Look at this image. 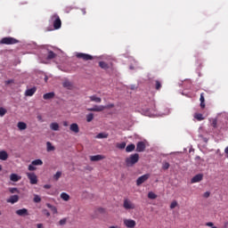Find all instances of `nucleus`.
Listing matches in <instances>:
<instances>
[{"instance_id": "a18cd8bd", "label": "nucleus", "mask_w": 228, "mask_h": 228, "mask_svg": "<svg viewBox=\"0 0 228 228\" xmlns=\"http://www.w3.org/2000/svg\"><path fill=\"white\" fill-rule=\"evenodd\" d=\"M175 208H177V201L175 200L170 204V209H175Z\"/></svg>"}, {"instance_id": "6e6d98bb", "label": "nucleus", "mask_w": 228, "mask_h": 228, "mask_svg": "<svg viewBox=\"0 0 228 228\" xmlns=\"http://www.w3.org/2000/svg\"><path fill=\"white\" fill-rule=\"evenodd\" d=\"M225 154H228V146L224 150Z\"/></svg>"}, {"instance_id": "79ce46f5", "label": "nucleus", "mask_w": 228, "mask_h": 228, "mask_svg": "<svg viewBox=\"0 0 228 228\" xmlns=\"http://www.w3.org/2000/svg\"><path fill=\"white\" fill-rule=\"evenodd\" d=\"M9 191L10 193H19V189L12 187V188H9Z\"/></svg>"}, {"instance_id": "473e14b6", "label": "nucleus", "mask_w": 228, "mask_h": 228, "mask_svg": "<svg viewBox=\"0 0 228 228\" xmlns=\"http://www.w3.org/2000/svg\"><path fill=\"white\" fill-rule=\"evenodd\" d=\"M194 118H196V120H204V116L200 113H195L194 114Z\"/></svg>"}, {"instance_id": "bf43d9fd", "label": "nucleus", "mask_w": 228, "mask_h": 228, "mask_svg": "<svg viewBox=\"0 0 228 228\" xmlns=\"http://www.w3.org/2000/svg\"><path fill=\"white\" fill-rule=\"evenodd\" d=\"M212 228H218V227H216V226H212Z\"/></svg>"}, {"instance_id": "1a4fd4ad", "label": "nucleus", "mask_w": 228, "mask_h": 228, "mask_svg": "<svg viewBox=\"0 0 228 228\" xmlns=\"http://www.w3.org/2000/svg\"><path fill=\"white\" fill-rule=\"evenodd\" d=\"M123 224L127 228H134V227H136V221H134L133 219H124L123 220Z\"/></svg>"}, {"instance_id": "f3484780", "label": "nucleus", "mask_w": 228, "mask_h": 228, "mask_svg": "<svg viewBox=\"0 0 228 228\" xmlns=\"http://www.w3.org/2000/svg\"><path fill=\"white\" fill-rule=\"evenodd\" d=\"M7 202L10 204H15L16 202H19V195H12L8 200Z\"/></svg>"}, {"instance_id": "a211bd4d", "label": "nucleus", "mask_w": 228, "mask_h": 228, "mask_svg": "<svg viewBox=\"0 0 228 228\" xmlns=\"http://www.w3.org/2000/svg\"><path fill=\"white\" fill-rule=\"evenodd\" d=\"M43 99H45V101H50V99H54V93L51 92L45 94L43 95Z\"/></svg>"}, {"instance_id": "49530a36", "label": "nucleus", "mask_w": 228, "mask_h": 228, "mask_svg": "<svg viewBox=\"0 0 228 228\" xmlns=\"http://www.w3.org/2000/svg\"><path fill=\"white\" fill-rule=\"evenodd\" d=\"M43 215H45L47 217L51 216V213L48 209H43Z\"/></svg>"}, {"instance_id": "c03bdc74", "label": "nucleus", "mask_w": 228, "mask_h": 228, "mask_svg": "<svg viewBox=\"0 0 228 228\" xmlns=\"http://www.w3.org/2000/svg\"><path fill=\"white\" fill-rule=\"evenodd\" d=\"M67 224V218H62L59 221V225H65Z\"/></svg>"}, {"instance_id": "6e6552de", "label": "nucleus", "mask_w": 228, "mask_h": 228, "mask_svg": "<svg viewBox=\"0 0 228 228\" xmlns=\"http://www.w3.org/2000/svg\"><path fill=\"white\" fill-rule=\"evenodd\" d=\"M28 179H29L30 184H38V177L35 173H27Z\"/></svg>"}, {"instance_id": "3c124183", "label": "nucleus", "mask_w": 228, "mask_h": 228, "mask_svg": "<svg viewBox=\"0 0 228 228\" xmlns=\"http://www.w3.org/2000/svg\"><path fill=\"white\" fill-rule=\"evenodd\" d=\"M206 225H207L208 227H213L214 224L211 223V222H208V223L206 224Z\"/></svg>"}, {"instance_id": "58836bf2", "label": "nucleus", "mask_w": 228, "mask_h": 228, "mask_svg": "<svg viewBox=\"0 0 228 228\" xmlns=\"http://www.w3.org/2000/svg\"><path fill=\"white\" fill-rule=\"evenodd\" d=\"M116 147L118 149H120V150L126 149V142H120V143H117Z\"/></svg>"}, {"instance_id": "603ef678", "label": "nucleus", "mask_w": 228, "mask_h": 228, "mask_svg": "<svg viewBox=\"0 0 228 228\" xmlns=\"http://www.w3.org/2000/svg\"><path fill=\"white\" fill-rule=\"evenodd\" d=\"M37 228H44V224H37Z\"/></svg>"}, {"instance_id": "e433bc0d", "label": "nucleus", "mask_w": 228, "mask_h": 228, "mask_svg": "<svg viewBox=\"0 0 228 228\" xmlns=\"http://www.w3.org/2000/svg\"><path fill=\"white\" fill-rule=\"evenodd\" d=\"M94 120V113H89L86 115V122H92Z\"/></svg>"}, {"instance_id": "5fc2aeb1", "label": "nucleus", "mask_w": 228, "mask_h": 228, "mask_svg": "<svg viewBox=\"0 0 228 228\" xmlns=\"http://www.w3.org/2000/svg\"><path fill=\"white\" fill-rule=\"evenodd\" d=\"M37 120L42 121V116H37Z\"/></svg>"}, {"instance_id": "9b49d317", "label": "nucleus", "mask_w": 228, "mask_h": 228, "mask_svg": "<svg viewBox=\"0 0 228 228\" xmlns=\"http://www.w3.org/2000/svg\"><path fill=\"white\" fill-rule=\"evenodd\" d=\"M203 178H204V175L202 174H198L191 178V183L192 184L195 183H200V181H202Z\"/></svg>"}, {"instance_id": "de8ad7c7", "label": "nucleus", "mask_w": 228, "mask_h": 228, "mask_svg": "<svg viewBox=\"0 0 228 228\" xmlns=\"http://www.w3.org/2000/svg\"><path fill=\"white\" fill-rule=\"evenodd\" d=\"M210 195H211V192L206 191V192L203 194V197H204V199H209Z\"/></svg>"}, {"instance_id": "9d476101", "label": "nucleus", "mask_w": 228, "mask_h": 228, "mask_svg": "<svg viewBox=\"0 0 228 228\" xmlns=\"http://www.w3.org/2000/svg\"><path fill=\"white\" fill-rule=\"evenodd\" d=\"M146 149V145L144 142H138L136 144V152H143Z\"/></svg>"}, {"instance_id": "4468645a", "label": "nucleus", "mask_w": 228, "mask_h": 228, "mask_svg": "<svg viewBox=\"0 0 228 228\" xmlns=\"http://www.w3.org/2000/svg\"><path fill=\"white\" fill-rule=\"evenodd\" d=\"M69 130L72 131V133L77 134V133H79V126L77 125V123H73L70 125Z\"/></svg>"}, {"instance_id": "bb28decb", "label": "nucleus", "mask_w": 228, "mask_h": 228, "mask_svg": "<svg viewBox=\"0 0 228 228\" xmlns=\"http://www.w3.org/2000/svg\"><path fill=\"white\" fill-rule=\"evenodd\" d=\"M61 199H62V200H65L67 202L68 200H70V196L67 192H62L61 194Z\"/></svg>"}, {"instance_id": "aec40b11", "label": "nucleus", "mask_w": 228, "mask_h": 228, "mask_svg": "<svg viewBox=\"0 0 228 228\" xmlns=\"http://www.w3.org/2000/svg\"><path fill=\"white\" fill-rule=\"evenodd\" d=\"M0 159L2 161H6V159H8V152L5 151H0Z\"/></svg>"}, {"instance_id": "dca6fc26", "label": "nucleus", "mask_w": 228, "mask_h": 228, "mask_svg": "<svg viewBox=\"0 0 228 228\" xmlns=\"http://www.w3.org/2000/svg\"><path fill=\"white\" fill-rule=\"evenodd\" d=\"M20 179H22V177L17 174H11L10 175V180L12 181V183H18Z\"/></svg>"}, {"instance_id": "cd10ccee", "label": "nucleus", "mask_w": 228, "mask_h": 228, "mask_svg": "<svg viewBox=\"0 0 228 228\" xmlns=\"http://www.w3.org/2000/svg\"><path fill=\"white\" fill-rule=\"evenodd\" d=\"M54 58H56V53L53 51H49L46 60H54Z\"/></svg>"}, {"instance_id": "2f4dec72", "label": "nucleus", "mask_w": 228, "mask_h": 228, "mask_svg": "<svg viewBox=\"0 0 228 228\" xmlns=\"http://www.w3.org/2000/svg\"><path fill=\"white\" fill-rule=\"evenodd\" d=\"M108 136H110L108 133H100L96 135V138L102 139V138H108Z\"/></svg>"}, {"instance_id": "39448f33", "label": "nucleus", "mask_w": 228, "mask_h": 228, "mask_svg": "<svg viewBox=\"0 0 228 228\" xmlns=\"http://www.w3.org/2000/svg\"><path fill=\"white\" fill-rule=\"evenodd\" d=\"M123 208L124 209H126V211H129V209H134L136 206L129 199H125L123 201Z\"/></svg>"}, {"instance_id": "c85d7f7f", "label": "nucleus", "mask_w": 228, "mask_h": 228, "mask_svg": "<svg viewBox=\"0 0 228 228\" xmlns=\"http://www.w3.org/2000/svg\"><path fill=\"white\" fill-rule=\"evenodd\" d=\"M99 67H101V69H104V70H108V69H110V65L104 61H100Z\"/></svg>"}, {"instance_id": "7ed1b4c3", "label": "nucleus", "mask_w": 228, "mask_h": 228, "mask_svg": "<svg viewBox=\"0 0 228 228\" xmlns=\"http://www.w3.org/2000/svg\"><path fill=\"white\" fill-rule=\"evenodd\" d=\"M0 44L4 45H13L15 44H19V40L14 37H3L0 40Z\"/></svg>"}, {"instance_id": "a19ab883", "label": "nucleus", "mask_w": 228, "mask_h": 228, "mask_svg": "<svg viewBox=\"0 0 228 228\" xmlns=\"http://www.w3.org/2000/svg\"><path fill=\"white\" fill-rule=\"evenodd\" d=\"M163 170H168L170 168V163L165 162L162 166Z\"/></svg>"}, {"instance_id": "09e8293b", "label": "nucleus", "mask_w": 228, "mask_h": 228, "mask_svg": "<svg viewBox=\"0 0 228 228\" xmlns=\"http://www.w3.org/2000/svg\"><path fill=\"white\" fill-rule=\"evenodd\" d=\"M44 188H45V190H51V185L50 184H45Z\"/></svg>"}, {"instance_id": "ea45409f", "label": "nucleus", "mask_w": 228, "mask_h": 228, "mask_svg": "<svg viewBox=\"0 0 228 228\" xmlns=\"http://www.w3.org/2000/svg\"><path fill=\"white\" fill-rule=\"evenodd\" d=\"M60 177H61V171H58L54 175H53V179L55 181H58L60 179Z\"/></svg>"}, {"instance_id": "ddd939ff", "label": "nucleus", "mask_w": 228, "mask_h": 228, "mask_svg": "<svg viewBox=\"0 0 228 228\" xmlns=\"http://www.w3.org/2000/svg\"><path fill=\"white\" fill-rule=\"evenodd\" d=\"M16 215H18V216H28L29 213H28V208H21L16 210Z\"/></svg>"}, {"instance_id": "20e7f679", "label": "nucleus", "mask_w": 228, "mask_h": 228, "mask_svg": "<svg viewBox=\"0 0 228 228\" xmlns=\"http://www.w3.org/2000/svg\"><path fill=\"white\" fill-rule=\"evenodd\" d=\"M54 29H60L61 28V20L58 14H53L51 17Z\"/></svg>"}, {"instance_id": "f704fd0d", "label": "nucleus", "mask_w": 228, "mask_h": 228, "mask_svg": "<svg viewBox=\"0 0 228 228\" xmlns=\"http://www.w3.org/2000/svg\"><path fill=\"white\" fill-rule=\"evenodd\" d=\"M33 200H34V202H36L37 204H38V202H42V198H40V196H38V194H35Z\"/></svg>"}, {"instance_id": "2eb2a0df", "label": "nucleus", "mask_w": 228, "mask_h": 228, "mask_svg": "<svg viewBox=\"0 0 228 228\" xmlns=\"http://www.w3.org/2000/svg\"><path fill=\"white\" fill-rule=\"evenodd\" d=\"M105 159L106 157H104L103 155H94L90 157L91 161H101Z\"/></svg>"}, {"instance_id": "393cba45", "label": "nucleus", "mask_w": 228, "mask_h": 228, "mask_svg": "<svg viewBox=\"0 0 228 228\" xmlns=\"http://www.w3.org/2000/svg\"><path fill=\"white\" fill-rule=\"evenodd\" d=\"M62 86L64 88H68V90H70L72 88V83H70L69 80H66L62 83Z\"/></svg>"}, {"instance_id": "a878e982", "label": "nucleus", "mask_w": 228, "mask_h": 228, "mask_svg": "<svg viewBox=\"0 0 228 228\" xmlns=\"http://www.w3.org/2000/svg\"><path fill=\"white\" fill-rule=\"evenodd\" d=\"M50 128L52 129V131H59L60 125L58 123H51Z\"/></svg>"}, {"instance_id": "8fccbe9b", "label": "nucleus", "mask_w": 228, "mask_h": 228, "mask_svg": "<svg viewBox=\"0 0 228 228\" xmlns=\"http://www.w3.org/2000/svg\"><path fill=\"white\" fill-rule=\"evenodd\" d=\"M11 83H13V79L5 81V85H11Z\"/></svg>"}, {"instance_id": "f8f14e48", "label": "nucleus", "mask_w": 228, "mask_h": 228, "mask_svg": "<svg viewBox=\"0 0 228 228\" xmlns=\"http://www.w3.org/2000/svg\"><path fill=\"white\" fill-rule=\"evenodd\" d=\"M37 93V87H32L30 89H27L25 92L26 97H33L35 94Z\"/></svg>"}, {"instance_id": "72a5a7b5", "label": "nucleus", "mask_w": 228, "mask_h": 228, "mask_svg": "<svg viewBox=\"0 0 228 228\" xmlns=\"http://www.w3.org/2000/svg\"><path fill=\"white\" fill-rule=\"evenodd\" d=\"M148 199H151L152 200H154V199H158V195H156V193L151 191L148 193Z\"/></svg>"}, {"instance_id": "423d86ee", "label": "nucleus", "mask_w": 228, "mask_h": 228, "mask_svg": "<svg viewBox=\"0 0 228 228\" xmlns=\"http://www.w3.org/2000/svg\"><path fill=\"white\" fill-rule=\"evenodd\" d=\"M76 56L78 58V60H84V61H89L90 60H94V56L87 53H77Z\"/></svg>"}, {"instance_id": "13d9d810", "label": "nucleus", "mask_w": 228, "mask_h": 228, "mask_svg": "<svg viewBox=\"0 0 228 228\" xmlns=\"http://www.w3.org/2000/svg\"><path fill=\"white\" fill-rule=\"evenodd\" d=\"M1 170H3V166L0 165V172H1Z\"/></svg>"}, {"instance_id": "4c0bfd02", "label": "nucleus", "mask_w": 228, "mask_h": 228, "mask_svg": "<svg viewBox=\"0 0 228 228\" xmlns=\"http://www.w3.org/2000/svg\"><path fill=\"white\" fill-rule=\"evenodd\" d=\"M7 113L6 109L0 107V117H4Z\"/></svg>"}, {"instance_id": "c756f323", "label": "nucleus", "mask_w": 228, "mask_h": 228, "mask_svg": "<svg viewBox=\"0 0 228 228\" xmlns=\"http://www.w3.org/2000/svg\"><path fill=\"white\" fill-rule=\"evenodd\" d=\"M55 148L53 146V144L50 142H46V151L47 152H51L52 151H54Z\"/></svg>"}, {"instance_id": "412c9836", "label": "nucleus", "mask_w": 228, "mask_h": 228, "mask_svg": "<svg viewBox=\"0 0 228 228\" xmlns=\"http://www.w3.org/2000/svg\"><path fill=\"white\" fill-rule=\"evenodd\" d=\"M18 129H20V131H24L25 129H28V125L20 121L18 123Z\"/></svg>"}, {"instance_id": "7c9ffc66", "label": "nucleus", "mask_w": 228, "mask_h": 228, "mask_svg": "<svg viewBox=\"0 0 228 228\" xmlns=\"http://www.w3.org/2000/svg\"><path fill=\"white\" fill-rule=\"evenodd\" d=\"M31 164L32 165H34L35 167H37V166H42V165H44V162L42 161V159H36V160H33L32 162H31Z\"/></svg>"}, {"instance_id": "4d7b16f0", "label": "nucleus", "mask_w": 228, "mask_h": 228, "mask_svg": "<svg viewBox=\"0 0 228 228\" xmlns=\"http://www.w3.org/2000/svg\"><path fill=\"white\" fill-rule=\"evenodd\" d=\"M49 78L47 77H45V81L47 82Z\"/></svg>"}, {"instance_id": "6ab92c4d", "label": "nucleus", "mask_w": 228, "mask_h": 228, "mask_svg": "<svg viewBox=\"0 0 228 228\" xmlns=\"http://www.w3.org/2000/svg\"><path fill=\"white\" fill-rule=\"evenodd\" d=\"M200 108L204 110V108H206V99L204 98V93L200 94Z\"/></svg>"}, {"instance_id": "37998d69", "label": "nucleus", "mask_w": 228, "mask_h": 228, "mask_svg": "<svg viewBox=\"0 0 228 228\" xmlns=\"http://www.w3.org/2000/svg\"><path fill=\"white\" fill-rule=\"evenodd\" d=\"M29 172H34V170H37V167L32 163L28 166Z\"/></svg>"}, {"instance_id": "864d4df0", "label": "nucleus", "mask_w": 228, "mask_h": 228, "mask_svg": "<svg viewBox=\"0 0 228 228\" xmlns=\"http://www.w3.org/2000/svg\"><path fill=\"white\" fill-rule=\"evenodd\" d=\"M63 126H64L65 127H67V126H69V123H68L67 121H64V122H63Z\"/></svg>"}, {"instance_id": "f03ea898", "label": "nucleus", "mask_w": 228, "mask_h": 228, "mask_svg": "<svg viewBox=\"0 0 228 228\" xmlns=\"http://www.w3.org/2000/svg\"><path fill=\"white\" fill-rule=\"evenodd\" d=\"M111 108H115V104L110 103V104H108L107 106H104V105H100V106L95 105L93 108L86 109V110L87 111H97V112H99V111H104V110H106V109L110 110Z\"/></svg>"}, {"instance_id": "5701e85b", "label": "nucleus", "mask_w": 228, "mask_h": 228, "mask_svg": "<svg viewBox=\"0 0 228 228\" xmlns=\"http://www.w3.org/2000/svg\"><path fill=\"white\" fill-rule=\"evenodd\" d=\"M90 101H92L93 102H102V99H101V97H97V95H92L89 97Z\"/></svg>"}, {"instance_id": "f257e3e1", "label": "nucleus", "mask_w": 228, "mask_h": 228, "mask_svg": "<svg viewBox=\"0 0 228 228\" xmlns=\"http://www.w3.org/2000/svg\"><path fill=\"white\" fill-rule=\"evenodd\" d=\"M137 161H140V155L138 153H134L126 158L125 163L126 167H133L136 165Z\"/></svg>"}, {"instance_id": "c9c22d12", "label": "nucleus", "mask_w": 228, "mask_h": 228, "mask_svg": "<svg viewBox=\"0 0 228 228\" xmlns=\"http://www.w3.org/2000/svg\"><path fill=\"white\" fill-rule=\"evenodd\" d=\"M161 82L159 80L155 81V88L156 90H161Z\"/></svg>"}, {"instance_id": "0eeeda50", "label": "nucleus", "mask_w": 228, "mask_h": 228, "mask_svg": "<svg viewBox=\"0 0 228 228\" xmlns=\"http://www.w3.org/2000/svg\"><path fill=\"white\" fill-rule=\"evenodd\" d=\"M149 177H151V175H149V174H145V175L138 177L136 180V186H142V184H143V183H145V181L149 180Z\"/></svg>"}, {"instance_id": "4be33fe9", "label": "nucleus", "mask_w": 228, "mask_h": 228, "mask_svg": "<svg viewBox=\"0 0 228 228\" xmlns=\"http://www.w3.org/2000/svg\"><path fill=\"white\" fill-rule=\"evenodd\" d=\"M46 208H49L51 211L53 213V215H56L58 213V208L56 207L51 205V203H46Z\"/></svg>"}, {"instance_id": "052dcab7", "label": "nucleus", "mask_w": 228, "mask_h": 228, "mask_svg": "<svg viewBox=\"0 0 228 228\" xmlns=\"http://www.w3.org/2000/svg\"><path fill=\"white\" fill-rule=\"evenodd\" d=\"M213 124H214V126H216V123H215V122H214Z\"/></svg>"}, {"instance_id": "b1692460", "label": "nucleus", "mask_w": 228, "mask_h": 228, "mask_svg": "<svg viewBox=\"0 0 228 228\" xmlns=\"http://www.w3.org/2000/svg\"><path fill=\"white\" fill-rule=\"evenodd\" d=\"M134 149H136V145H134V143L128 144L126 147V152H133V151H134Z\"/></svg>"}]
</instances>
